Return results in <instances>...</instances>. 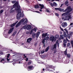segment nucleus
Listing matches in <instances>:
<instances>
[{"label":"nucleus","instance_id":"nucleus-1","mask_svg":"<svg viewBox=\"0 0 73 73\" xmlns=\"http://www.w3.org/2000/svg\"><path fill=\"white\" fill-rule=\"evenodd\" d=\"M14 8H15V11H19V10H21V9H20V5H19V3L18 2H17L13 5L12 8L10 11V12L11 13L14 12L15 10L13 9H14Z\"/></svg>","mask_w":73,"mask_h":73},{"label":"nucleus","instance_id":"nucleus-2","mask_svg":"<svg viewBox=\"0 0 73 73\" xmlns=\"http://www.w3.org/2000/svg\"><path fill=\"white\" fill-rule=\"evenodd\" d=\"M73 11V9L71 8V6H68L67 7V8L64 10V12L69 11V13H70V12H72Z\"/></svg>","mask_w":73,"mask_h":73},{"label":"nucleus","instance_id":"nucleus-3","mask_svg":"<svg viewBox=\"0 0 73 73\" xmlns=\"http://www.w3.org/2000/svg\"><path fill=\"white\" fill-rule=\"evenodd\" d=\"M22 14V13L21 11L19 12L17 14V20H19L21 17V15Z\"/></svg>","mask_w":73,"mask_h":73},{"label":"nucleus","instance_id":"nucleus-4","mask_svg":"<svg viewBox=\"0 0 73 73\" xmlns=\"http://www.w3.org/2000/svg\"><path fill=\"white\" fill-rule=\"evenodd\" d=\"M24 19H22L19 22H18L16 25L15 27L16 28H17L20 25V24L22 23V22H24Z\"/></svg>","mask_w":73,"mask_h":73},{"label":"nucleus","instance_id":"nucleus-5","mask_svg":"<svg viewBox=\"0 0 73 73\" xmlns=\"http://www.w3.org/2000/svg\"><path fill=\"white\" fill-rule=\"evenodd\" d=\"M50 41H51L52 42H53V41H56V38H55V37L54 36H52L50 37L49 38Z\"/></svg>","mask_w":73,"mask_h":73},{"label":"nucleus","instance_id":"nucleus-6","mask_svg":"<svg viewBox=\"0 0 73 73\" xmlns=\"http://www.w3.org/2000/svg\"><path fill=\"white\" fill-rule=\"evenodd\" d=\"M55 10L56 11H60V12H65V10H64V9H61L60 8H55Z\"/></svg>","mask_w":73,"mask_h":73},{"label":"nucleus","instance_id":"nucleus-7","mask_svg":"<svg viewBox=\"0 0 73 73\" xmlns=\"http://www.w3.org/2000/svg\"><path fill=\"white\" fill-rule=\"evenodd\" d=\"M61 25L62 27L65 28L68 25V24L66 22H63L62 23Z\"/></svg>","mask_w":73,"mask_h":73},{"label":"nucleus","instance_id":"nucleus-8","mask_svg":"<svg viewBox=\"0 0 73 73\" xmlns=\"http://www.w3.org/2000/svg\"><path fill=\"white\" fill-rule=\"evenodd\" d=\"M68 13H69V11H67L66 12H65L62 14V16H67L68 14Z\"/></svg>","mask_w":73,"mask_h":73},{"label":"nucleus","instance_id":"nucleus-9","mask_svg":"<svg viewBox=\"0 0 73 73\" xmlns=\"http://www.w3.org/2000/svg\"><path fill=\"white\" fill-rule=\"evenodd\" d=\"M18 23V21H17V22L14 23L12 25H10L11 27V28H12V27H15V25H16V24H17Z\"/></svg>","mask_w":73,"mask_h":73},{"label":"nucleus","instance_id":"nucleus-10","mask_svg":"<svg viewBox=\"0 0 73 73\" xmlns=\"http://www.w3.org/2000/svg\"><path fill=\"white\" fill-rule=\"evenodd\" d=\"M13 29H14V27H13L8 32V34H10V33H12V31H13Z\"/></svg>","mask_w":73,"mask_h":73},{"label":"nucleus","instance_id":"nucleus-11","mask_svg":"<svg viewBox=\"0 0 73 73\" xmlns=\"http://www.w3.org/2000/svg\"><path fill=\"white\" fill-rule=\"evenodd\" d=\"M31 29V25H28L27 27V30H29Z\"/></svg>","mask_w":73,"mask_h":73},{"label":"nucleus","instance_id":"nucleus-12","mask_svg":"<svg viewBox=\"0 0 73 73\" xmlns=\"http://www.w3.org/2000/svg\"><path fill=\"white\" fill-rule=\"evenodd\" d=\"M39 6L40 7V9H42L44 8V5H41V4H39Z\"/></svg>","mask_w":73,"mask_h":73},{"label":"nucleus","instance_id":"nucleus-13","mask_svg":"<svg viewBox=\"0 0 73 73\" xmlns=\"http://www.w3.org/2000/svg\"><path fill=\"white\" fill-rule=\"evenodd\" d=\"M24 21H25V22L23 23V25H25L28 23V21L27 19H25Z\"/></svg>","mask_w":73,"mask_h":73},{"label":"nucleus","instance_id":"nucleus-14","mask_svg":"<svg viewBox=\"0 0 73 73\" xmlns=\"http://www.w3.org/2000/svg\"><path fill=\"white\" fill-rule=\"evenodd\" d=\"M62 20H64V21L65 20H68V21H69V19L68 18V17H66L64 18L63 17L62 18Z\"/></svg>","mask_w":73,"mask_h":73},{"label":"nucleus","instance_id":"nucleus-15","mask_svg":"<svg viewBox=\"0 0 73 73\" xmlns=\"http://www.w3.org/2000/svg\"><path fill=\"white\" fill-rule=\"evenodd\" d=\"M32 40V39L31 38H29L27 39V42H28L29 43H30V42H31V40Z\"/></svg>","mask_w":73,"mask_h":73},{"label":"nucleus","instance_id":"nucleus-16","mask_svg":"<svg viewBox=\"0 0 73 73\" xmlns=\"http://www.w3.org/2000/svg\"><path fill=\"white\" fill-rule=\"evenodd\" d=\"M56 45V44H54V47H52V50H53L54 49H56V48H57V45Z\"/></svg>","mask_w":73,"mask_h":73},{"label":"nucleus","instance_id":"nucleus-17","mask_svg":"<svg viewBox=\"0 0 73 73\" xmlns=\"http://www.w3.org/2000/svg\"><path fill=\"white\" fill-rule=\"evenodd\" d=\"M47 34L48 33H43L42 36L43 37H46V36H47Z\"/></svg>","mask_w":73,"mask_h":73},{"label":"nucleus","instance_id":"nucleus-18","mask_svg":"<svg viewBox=\"0 0 73 73\" xmlns=\"http://www.w3.org/2000/svg\"><path fill=\"white\" fill-rule=\"evenodd\" d=\"M56 68L55 66H49V68H52V69H54Z\"/></svg>","mask_w":73,"mask_h":73},{"label":"nucleus","instance_id":"nucleus-19","mask_svg":"<svg viewBox=\"0 0 73 73\" xmlns=\"http://www.w3.org/2000/svg\"><path fill=\"white\" fill-rule=\"evenodd\" d=\"M40 34V32H38V33L36 35V38H38V36H39V35Z\"/></svg>","mask_w":73,"mask_h":73},{"label":"nucleus","instance_id":"nucleus-20","mask_svg":"<svg viewBox=\"0 0 73 73\" xmlns=\"http://www.w3.org/2000/svg\"><path fill=\"white\" fill-rule=\"evenodd\" d=\"M34 7L36 9H37V8H39V6L38 5H35Z\"/></svg>","mask_w":73,"mask_h":73},{"label":"nucleus","instance_id":"nucleus-21","mask_svg":"<svg viewBox=\"0 0 73 73\" xmlns=\"http://www.w3.org/2000/svg\"><path fill=\"white\" fill-rule=\"evenodd\" d=\"M33 66H29L28 67V68L29 69H31L33 68Z\"/></svg>","mask_w":73,"mask_h":73},{"label":"nucleus","instance_id":"nucleus-22","mask_svg":"<svg viewBox=\"0 0 73 73\" xmlns=\"http://www.w3.org/2000/svg\"><path fill=\"white\" fill-rule=\"evenodd\" d=\"M49 46H48L45 49V52H47L48 51V50H49Z\"/></svg>","mask_w":73,"mask_h":73},{"label":"nucleus","instance_id":"nucleus-23","mask_svg":"<svg viewBox=\"0 0 73 73\" xmlns=\"http://www.w3.org/2000/svg\"><path fill=\"white\" fill-rule=\"evenodd\" d=\"M17 31H15L13 33L12 35V36H15L16 35V34L17 33Z\"/></svg>","mask_w":73,"mask_h":73},{"label":"nucleus","instance_id":"nucleus-24","mask_svg":"<svg viewBox=\"0 0 73 73\" xmlns=\"http://www.w3.org/2000/svg\"><path fill=\"white\" fill-rule=\"evenodd\" d=\"M53 6H54V7H56L57 6V3L55 2L53 3Z\"/></svg>","mask_w":73,"mask_h":73},{"label":"nucleus","instance_id":"nucleus-25","mask_svg":"<svg viewBox=\"0 0 73 73\" xmlns=\"http://www.w3.org/2000/svg\"><path fill=\"white\" fill-rule=\"evenodd\" d=\"M68 19L69 21L70 19H72V16H71V15H70L68 16Z\"/></svg>","mask_w":73,"mask_h":73},{"label":"nucleus","instance_id":"nucleus-26","mask_svg":"<svg viewBox=\"0 0 73 73\" xmlns=\"http://www.w3.org/2000/svg\"><path fill=\"white\" fill-rule=\"evenodd\" d=\"M27 26L26 25H25L24 26L22 27V29H27Z\"/></svg>","mask_w":73,"mask_h":73},{"label":"nucleus","instance_id":"nucleus-27","mask_svg":"<svg viewBox=\"0 0 73 73\" xmlns=\"http://www.w3.org/2000/svg\"><path fill=\"white\" fill-rule=\"evenodd\" d=\"M64 54L66 56L67 55V49H66L65 51L64 52Z\"/></svg>","mask_w":73,"mask_h":73},{"label":"nucleus","instance_id":"nucleus-28","mask_svg":"<svg viewBox=\"0 0 73 73\" xmlns=\"http://www.w3.org/2000/svg\"><path fill=\"white\" fill-rule=\"evenodd\" d=\"M36 36V34L35 33H33L32 35V36L33 38H34L35 37V36Z\"/></svg>","mask_w":73,"mask_h":73},{"label":"nucleus","instance_id":"nucleus-29","mask_svg":"<svg viewBox=\"0 0 73 73\" xmlns=\"http://www.w3.org/2000/svg\"><path fill=\"white\" fill-rule=\"evenodd\" d=\"M68 3H69V2L68 1H67L65 2L64 4L65 5H66L68 4Z\"/></svg>","mask_w":73,"mask_h":73},{"label":"nucleus","instance_id":"nucleus-30","mask_svg":"<svg viewBox=\"0 0 73 73\" xmlns=\"http://www.w3.org/2000/svg\"><path fill=\"white\" fill-rule=\"evenodd\" d=\"M55 37L56 38H59V35H56Z\"/></svg>","mask_w":73,"mask_h":73},{"label":"nucleus","instance_id":"nucleus-31","mask_svg":"<svg viewBox=\"0 0 73 73\" xmlns=\"http://www.w3.org/2000/svg\"><path fill=\"white\" fill-rule=\"evenodd\" d=\"M44 39L45 40H48L49 39V36H47Z\"/></svg>","mask_w":73,"mask_h":73},{"label":"nucleus","instance_id":"nucleus-32","mask_svg":"<svg viewBox=\"0 0 73 73\" xmlns=\"http://www.w3.org/2000/svg\"><path fill=\"white\" fill-rule=\"evenodd\" d=\"M3 12L4 10H1L0 11V14H1V13H3Z\"/></svg>","mask_w":73,"mask_h":73},{"label":"nucleus","instance_id":"nucleus-33","mask_svg":"<svg viewBox=\"0 0 73 73\" xmlns=\"http://www.w3.org/2000/svg\"><path fill=\"white\" fill-rule=\"evenodd\" d=\"M45 39H43V40H42V43L43 44H44L45 41Z\"/></svg>","mask_w":73,"mask_h":73},{"label":"nucleus","instance_id":"nucleus-34","mask_svg":"<svg viewBox=\"0 0 73 73\" xmlns=\"http://www.w3.org/2000/svg\"><path fill=\"white\" fill-rule=\"evenodd\" d=\"M63 42L65 44H66V43H67V41L66 40H64Z\"/></svg>","mask_w":73,"mask_h":73},{"label":"nucleus","instance_id":"nucleus-35","mask_svg":"<svg viewBox=\"0 0 73 73\" xmlns=\"http://www.w3.org/2000/svg\"><path fill=\"white\" fill-rule=\"evenodd\" d=\"M32 33H33V29L31 30V31L30 33V35H32Z\"/></svg>","mask_w":73,"mask_h":73},{"label":"nucleus","instance_id":"nucleus-36","mask_svg":"<svg viewBox=\"0 0 73 73\" xmlns=\"http://www.w3.org/2000/svg\"><path fill=\"white\" fill-rule=\"evenodd\" d=\"M67 57L68 58H70V55L68 54H67Z\"/></svg>","mask_w":73,"mask_h":73},{"label":"nucleus","instance_id":"nucleus-37","mask_svg":"<svg viewBox=\"0 0 73 73\" xmlns=\"http://www.w3.org/2000/svg\"><path fill=\"white\" fill-rule=\"evenodd\" d=\"M46 12H48V13H49V12H50L49 10H48V9H46Z\"/></svg>","mask_w":73,"mask_h":73},{"label":"nucleus","instance_id":"nucleus-38","mask_svg":"<svg viewBox=\"0 0 73 73\" xmlns=\"http://www.w3.org/2000/svg\"><path fill=\"white\" fill-rule=\"evenodd\" d=\"M46 71H52V70H50V69L49 68H46Z\"/></svg>","mask_w":73,"mask_h":73},{"label":"nucleus","instance_id":"nucleus-39","mask_svg":"<svg viewBox=\"0 0 73 73\" xmlns=\"http://www.w3.org/2000/svg\"><path fill=\"white\" fill-rule=\"evenodd\" d=\"M60 37L62 39H64V37H63L62 35H60Z\"/></svg>","mask_w":73,"mask_h":73},{"label":"nucleus","instance_id":"nucleus-40","mask_svg":"<svg viewBox=\"0 0 73 73\" xmlns=\"http://www.w3.org/2000/svg\"><path fill=\"white\" fill-rule=\"evenodd\" d=\"M10 56V54H8L7 56V58H9V56Z\"/></svg>","mask_w":73,"mask_h":73},{"label":"nucleus","instance_id":"nucleus-41","mask_svg":"<svg viewBox=\"0 0 73 73\" xmlns=\"http://www.w3.org/2000/svg\"><path fill=\"white\" fill-rule=\"evenodd\" d=\"M32 64V62H28L27 63L28 65H30V64Z\"/></svg>","mask_w":73,"mask_h":73},{"label":"nucleus","instance_id":"nucleus-42","mask_svg":"<svg viewBox=\"0 0 73 73\" xmlns=\"http://www.w3.org/2000/svg\"><path fill=\"white\" fill-rule=\"evenodd\" d=\"M33 31H35V32H36V31H37V29H36V28H34L33 29Z\"/></svg>","mask_w":73,"mask_h":73},{"label":"nucleus","instance_id":"nucleus-43","mask_svg":"<svg viewBox=\"0 0 73 73\" xmlns=\"http://www.w3.org/2000/svg\"><path fill=\"white\" fill-rule=\"evenodd\" d=\"M44 52H45V51L43 50H42L41 52V54H42V53H44Z\"/></svg>","mask_w":73,"mask_h":73},{"label":"nucleus","instance_id":"nucleus-44","mask_svg":"<svg viewBox=\"0 0 73 73\" xmlns=\"http://www.w3.org/2000/svg\"><path fill=\"white\" fill-rule=\"evenodd\" d=\"M56 45H58V40H57L56 42Z\"/></svg>","mask_w":73,"mask_h":73},{"label":"nucleus","instance_id":"nucleus-45","mask_svg":"<svg viewBox=\"0 0 73 73\" xmlns=\"http://www.w3.org/2000/svg\"><path fill=\"white\" fill-rule=\"evenodd\" d=\"M55 15L56 16H59V14L58 13H55Z\"/></svg>","mask_w":73,"mask_h":73},{"label":"nucleus","instance_id":"nucleus-46","mask_svg":"<svg viewBox=\"0 0 73 73\" xmlns=\"http://www.w3.org/2000/svg\"><path fill=\"white\" fill-rule=\"evenodd\" d=\"M50 4L51 7H53V3H51Z\"/></svg>","mask_w":73,"mask_h":73},{"label":"nucleus","instance_id":"nucleus-47","mask_svg":"<svg viewBox=\"0 0 73 73\" xmlns=\"http://www.w3.org/2000/svg\"><path fill=\"white\" fill-rule=\"evenodd\" d=\"M70 42L72 45H73V40H72L70 41Z\"/></svg>","mask_w":73,"mask_h":73},{"label":"nucleus","instance_id":"nucleus-48","mask_svg":"<svg viewBox=\"0 0 73 73\" xmlns=\"http://www.w3.org/2000/svg\"><path fill=\"white\" fill-rule=\"evenodd\" d=\"M60 28L62 31H64V29L62 28H61V27H60Z\"/></svg>","mask_w":73,"mask_h":73},{"label":"nucleus","instance_id":"nucleus-49","mask_svg":"<svg viewBox=\"0 0 73 73\" xmlns=\"http://www.w3.org/2000/svg\"><path fill=\"white\" fill-rule=\"evenodd\" d=\"M70 45V43H68L67 44L68 47V46H69V45Z\"/></svg>","mask_w":73,"mask_h":73},{"label":"nucleus","instance_id":"nucleus-50","mask_svg":"<svg viewBox=\"0 0 73 73\" xmlns=\"http://www.w3.org/2000/svg\"><path fill=\"white\" fill-rule=\"evenodd\" d=\"M12 3H13V4H15V3H16V1H12Z\"/></svg>","mask_w":73,"mask_h":73},{"label":"nucleus","instance_id":"nucleus-51","mask_svg":"<svg viewBox=\"0 0 73 73\" xmlns=\"http://www.w3.org/2000/svg\"><path fill=\"white\" fill-rule=\"evenodd\" d=\"M63 45L64 47H65L66 45V44H65V43H63Z\"/></svg>","mask_w":73,"mask_h":73},{"label":"nucleus","instance_id":"nucleus-52","mask_svg":"<svg viewBox=\"0 0 73 73\" xmlns=\"http://www.w3.org/2000/svg\"><path fill=\"white\" fill-rule=\"evenodd\" d=\"M64 36L65 37H66V38H67V37H68V36H67V35H66V34H64Z\"/></svg>","mask_w":73,"mask_h":73},{"label":"nucleus","instance_id":"nucleus-53","mask_svg":"<svg viewBox=\"0 0 73 73\" xmlns=\"http://www.w3.org/2000/svg\"><path fill=\"white\" fill-rule=\"evenodd\" d=\"M3 61H4V59H2V60H0V62H3Z\"/></svg>","mask_w":73,"mask_h":73},{"label":"nucleus","instance_id":"nucleus-54","mask_svg":"<svg viewBox=\"0 0 73 73\" xmlns=\"http://www.w3.org/2000/svg\"><path fill=\"white\" fill-rule=\"evenodd\" d=\"M26 61H28V58H26V59H25Z\"/></svg>","mask_w":73,"mask_h":73},{"label":"nucleus","instance_id":"nucleus-55","mask_svg":"<svg viewBox=\"0 0 73 73\" xmlns=\"http://www.w3.org/2000/svg\"><path fill=\"white\" fill-rule=\"evenodd\" d=\"M6 59L7 60V61H9V59H8V58H6Z\"/></svg>","mask_w":73,"mask_h":73},{"label":"nucleus","instance_id":"nucleus-56","mask_svg":"<svg viewBox=\"0 0 73 73\" xmlns=\"http://www.w3.org/2000/svg\"><path fill=\"white\" fill-rule=\"evenodd\" d=\"M57 52V51L56 50H55L54 52V54L55 53H56Z\"/></svg>","mask_w":73,"mask_h":73},{"label":"nucleus","instance_id":"nucleus-57","mask_svg":"<svg viewBox=\"0 0 73 73\" xmlns=\"http://www.w3.org/2000/svg\"><path fill=\"white\" fill-rule=\"evenodd\" d=\"M35 12H36V13H40L39 11H36Z\"/></svg>","mask_w":73,"mask_h":73},{"label":"nucleus","instance_id":"nucleus-58","mask_svg":"<svg viewBox=\"0 0 73 73\" xmlns=\"http://www.w3.org/2000/svg\"><path fill=\"white\" fill-rule=\"evenodd\" d=\"M37 45V43H35V44L34 45H35V46H36V45Z\"/></svg>","mask_w":73,"mask_h":73},{"label":"nucleus","instance_id":"nucleus-59","mask_svg":"<svg viewBox=\"0 0 73 73\" xmlns=\"http://www.w3.org/2000/svg\"><path fill=\"white\" fill-rule=\"evenodd\" d=\"M61 39H62L60 37L59 38V39H58V40H61Z\"/></svg>","mask_w":73,"mask_h":73},{"label":"nucleus","instance_id":"nucleus-60","mask_svg":"<svg viewBox=\"0 0 73 73\" xmlns=\"http://www.w3.org/2000/svg\"><path fill=\"white\" fill-rule=\"evenodd\" d=\"M68 38H69V39H70V36H68Z\"/></svg>","mask_w":73,"mask_h":73},{"label":"nucleus","instance_id":"nucleus-61","mask_svg":"<svg viewBox=\"0 0 73 73\" xmlns=\"http://www.w3.org/2000/svg\"><path fill=\"white\" fill-rule=\"evenodd\" d=\"M68 15H71V13H68Z\"/></svg>","mask_w":73,"mask_h":73},{"label":"nucleus","instance_id":"nucleus-62","mask_svg":"<svg viewBox=\"0 0 73 73\" xmlns=\"http://www.w3.org/2000/svg\"><path fill=\"white\" fill-rule=\"evenodd\" d=\"M73 25V23H71L70 24V26H71V25Z\"/></svg>","mask_w":73,"mask_h":73},{"label":"nucleus","instance_id":"nucleus-63","mask_svg":"<svg viewBox=\"0 0 73 73\" xmlns=\"http://www.w3.org/2000/svg\"><path fill=\"white\" fill-rule=\"evenodd\" d=\"M63 5H64V4H61L60 7H62Z\"/></svg>","mask_w":73,"mask_h":73},{"label":"nucleus","instance_id":"nucleus-64","mask_svg":"<svg viewBox=\"0 0 73 73\" xmlns=\"http://www.w3.org/2000/svg\"><path fill=\"white\" fill-rule=\"evenodd\" d=\"M59 33H60V34L61 35H62V32L60 31V32H59Z\"/></svg>","mask_w":73,"mask_h":73}]
</instances>
